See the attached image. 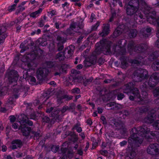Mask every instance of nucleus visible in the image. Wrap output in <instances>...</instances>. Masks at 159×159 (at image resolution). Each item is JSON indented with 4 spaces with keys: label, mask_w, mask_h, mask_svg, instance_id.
I'll return each instance as SVG.
<instances>
[{
    "label": "nucleus",
    "mask_w": 159,
    "mask_h": 159,
    "mask_svg": "<svg viewBox=\"0 0 159 159\" xmlns=\"http://www.w3.org/2000/svg\"><path fill=\"white\" fill-rule=\"evenodd\" d=\"M89 104H90V105L92 106L93 108L94 107V104L92 103H90Z\"/></svg>",
    "instance_id": "nucleus-50"
},
{
    "label": "nucleus",
    "mask_w": 159,
    "mask_h": 159,
    "mask_svg": "<svg viewBox=\"0 0 159 159\" xmlns=\"http://www.w3.org/2000/svg\"><path fill=\"white\" fill-rule=\"evenodd\" d=\"M147 130L145 131V129L144 128H142L140 130L141 132H143V134L142 136L143 137L144 136L146 138H148L147 134H148V132L150 131V130L148 129H147Z\"/></svg>",
    "instance_id": "nucleus-12"
},
{
    "label": "nucleus",
    "mask_w": 159,
    "mask_h": 159,
    "mask_svg": "<svg viewBox=\"0 0 159 159\" xmlns=\"http://www.w3.org/2000/svg\"><path fill=\"white\" fill-rule=\"evenodd\" d=\"M55 12H56L54 11H52L50 12V14L52 16L55 14Z\"/></svg>",
    "instance_id": "nucleus-42"
},
{
    "label": "nucleus",
    "mask_w": 159,
    "mask_h": 159,
    "mask_svg": "<svg viewBox=\"0 0 159 159\" xmlns=\"http://www.w3.org/2000/svg\"><path fill=\"white\" fill-rule=\"evenodd\" d=\"M154 66H152V67L155 70H159V64H156V65H154Z\"/></svg>",
    "instance_id": "nucleus-20"
},
{
    "label": "nucleus",
    "mask_w": 159,
    "mask_h": 159,
    "mask_svg": "<svg viewBox=\"0 0 159 159\" xmlns=\"http://www.w3.org/2000/svg\"><path fill=\"white\" fill-rule=\"evenodd\" d=\"M109 32L110 30H109V25H105L102 31V32L101 33V35L103 36L107 35Z\"/></svg>",
    "instance_id": "nucleus-8"
},
{
    "label": "nucleus",
    "mask_w": 159,
    "mask_h": 159,
    "mask_svg": "<svg viewBox=\"0 0 159 159\" xmlns=\"http://www.w3.org/2000/svg\"><path fill=\"white\" fill-rule=\"evenodd\" d=\"M74 81L75 82H80V81L78 79V78H75V79H74Z\"/></svg>",
    "instance_id": "nucleus-44"
},
{
    "label": "nucleus",
    "mask_w": 159,
    "mask_h": 159,
    "mask_svg": "<svg viewBox=\"0 0 159 159\" xmlns=\"http://www.w3.org/2000/svg\"><path fill=\"white\" fill-rule=\"evenodd\" d=\"M55 25H56V28H57V29L59 27V25H58V24L56 23L55 24Z\"/></svg>",
    "instance_id": "nucleus-58"
},
{
    "label": "nucleus",
    "mask_w": 159,
    "mask_h": 159,
    "mask_svg": "<svg viewBox=\"0 0 159 159\" xmlns=\"http://www.w3.org/2000/svg\"><path fill=\"white\" fill-rule=\"evenodd\" d=\"M45 70V69L40 68L37 71V74L38 75H39L42 76L43 73V71Z\"/></svg>",
    "instance_id": "nucleus-15"
},
{
    "label": "nucleus",
    "mask_w": 159,
    "mask_h": 159,
    "mask_svg": "<svg viewBox=\"0 0 159 159\" xmlns=\"http://www.w3.org/2000/svg\"><path fill=\"white\" fill-rule=\"evenodd\" d=\"M115 105V102H111L110 104H107V106L108 107H111L112 106H114Z\"/></svg>",
    "instance_id": "nucleus-30"
},
{
    "label": "nucleus",
    "mask_w": 159,
    "mask_h": 159,
    "mask_svg": "<svg viewBox=\"0 0 159 159\" xmlns=\"http://www.w3.org/2000/svg\"><path fill=\"white\" fill-rule=\"evenodd\" d=\"M7 159H12V158L10 156H7Z\"/></svg>",
    "instance_id": "nucleus-62"
},
{
    "label": "nucleus",
    "mask_w": 159,
    "mask_h": 159,
    "mask_svg": "<svg viewBox=\"0 0 159 159\" xmlns=\"http://www.w3.org/2000/svg\"><path fill=\"white\" fill-rule=\"evenodd\" d=\"M77 71L75 70H71V73L74 75H76L77 73H78Z\"/></svg>",
    "instance_id": "nucleus-27"
},
{
    "label": "nucleus",
    "mask_w": 159,
    "mask_h": 159,
    "mask_svg": "<svg viewBox=\"0 0 159 159\" xmlns=\"http://www.w3.org/2000/svg\"><path fill=\"white\" fill-rule=\"evenodd\" d=\"M42 11V9L41 8H39L38 11L31 13L30 16L32 17L35 18L39 15Z\"/></svg>",
    "instance_id": "nucleus-10"
},
{
    "label": "nucleus",
    "mask_w": 159,
    "mask_h": 159,
    "mask_svg": "<svg viewBox=\"0 0 159 159\" xmlns=\"http://www.w3.org/2000/svg\"><path fill=\"white\" fill-rule=\"evenodd\" d=\"M154 96H157L159 95V88H157L153 91Z\"/></svg>",
    "instance_id": "nucleus-16"
},
{
    "label": "nucleus",
    "mask_w": 159,
    "mask_h": 159,
    "mask_svg": "<svg viewBox=\"0 0 159 159\" xmlns=\"http://www.w3.org/2000/svg\"><path fill=\"white\" fill-rule=\"evenodd\" d=\"M60 0H54V1H53V2L54 3H57L58 2V1H59Z\"/></svg>",
    "instance_id": "nucleus-55"
},
{
    "label": "nucleus",
    "mask_w": 159,
    "mask_h": 159,
    "mask_svg": "<svg viewBox=\"0 0 159 159\" xmlns=\"http://www.w3.org/2000/svg\"><path fill=\"white\" fill-rule=\"evenodd\" d=\"M78 153L80 155H82L83 154V151H82V150L81 149L78 150Z\"/></svg>",
    "instance_id": "nucleus-36"
},
{
    "label": "nucleus",
    "mask_w": 159,
    "mask_h": 159,
    "mask_svg": "<svg viewBox=\"0 0 159 159\" xmlns=\"http://www.w3.org/2000/svg\"><path fill=\"white\" fill-rule=\"evenodd\" d=\"M137 34V31L136 30H132V32H131L130 35V36L132 37H135Z\"/></svg>",
    "instance_id": "nucleus-17"
},
{
    "label": "nucleus",
    "mask_w": 159,
    "mask_h": 159,
    "mask_svg": "<svg viewBox=\"0 0 159 159\" xmlns=\"http://www.w3.org/2000/svg\"><path fill=\"white\" fill-rule=\"evenodd\" d=\"M12 145L11 146V148L12 149L16 148L17 147H20L21 143L20 140H16L13 141L12 142Z\"/></svg>",
    "instance_id": "nucleus-6"
},
{
    "label": "nucleus",
    "mask_w": 159,
    "mask_h": 159,
    "mask_svg": "<svg viewBox=\"0 0 159 159\" xmlns=\"http://www.w3.org/2000/svg\"><path fill=\"white\" fill-rule=\"evenodd\" d=\"M76 61L75 62V64H77L78 62L77 61V60L78 59V58L77 57L76 58Z\"/></svg>",
    "instance_id": "nucleus-56"
},
{
    "label": "nucleus",
    "mask_w": 159,
    "mask_h": 159,
    "mask_svg": "<svg viewBox=\"0 0 159 159\" xmlns=\"http://www.w3.org/2000/svg\"><path fill=\"white\" fill-rule=\"evenodd\" d=\"M74 129H76L78 132H80L82 131V129L80 127H74Z\"/></svg>",
    "instance_id": "nucleus-24"
},
{
    "label": "nucleus",
    "mask_w": 159,
    "mask_h": 159,
    "mask_svg": "<svg viewBox=\"0 0 159 159\" xmlns=\"http://www.w3.org/2000/svg\"><path fill=\"white\" fill-rule=\"evenodd\" d=\"M121 31L119 30V28H117L115 30L114 33V35L115 37H117L121 33Z\"/></svg>",
    "instance_id": "nucleus-14"
},
{
    "label": "nucleus",
    "mask_w": 159,
    "mask_h": 159,
    "mask_svg": "<svg viewBox=\"0 0 159 159\" xmlns=\"http://www.w3.org/2000/svg\"><path fill=\"white\" fill-rule=\"evenodd\" d=\"M7 150V147L5 146H3L2 147V151L4 152L6 151Z\"/></svg>",
    "instance_id": "nucleus-29"
},
{
    "label": "nucleus",
    "mask_w": 159,
    "mask_h": 159,
    "mask_svg": "<svg viewBox=\"0 0 159 159\" xmlns=\"http://www.w3.org/2000/svg\"><path fill=\"white\" fill-rule=\"evenodd\" d=\"M67 4V2H65L64 4H62V7H64L66 6Z\"/></svg>",
    "instance_id": "nucleus-49"
},
{
    "label": "nucleus",
    "mask_w": 159,
    "mask_h": 159,
    "mask_svg": "<svg viewBox=\"0 0 159 159\" xmlns=\"http://www.w3.org/2000/svg\"><path fill=\"white\" fill-rule=\"evenodd\" d=\"M137 73H140V74L136 75L137 77L141 78H145L147 77V75H148L147 71L144 69H142L141 70H138L137 71Z\"/></svg>",
    "instance_id": "nucleus-5"
},
{
    "label": "nucleus",
    "mask_w": 159,
    "mask_h": 159,
    "mask_svg": "<svg viewBox=\"0 0 159 159\" xmlns=\"http://www.w3.org/2000/svg\"><path fill=\"white\" fill-rule=\"evenodd\" d=\"M156 44L157 47H159V40L156 42Z\"/></svg>",
    "instance_id": "nucleus-43"
},
{
    "label": "nucleus",
    "mask_w": 159,
    "mask_h": 159,
    "mask_svg": "<svg viewBox=\"0 0 159 159\" xmlns=\"http://www.w3.org/2000/svg\"><path fill=\"white\" fill-rule=\"evenodd\" d=\"M85 63L86 64V66H91V64L89 62L87 61H86L85 62Z\"/></svg>",
    "instance_id": "nucleus-33"
},
{
    "label": "nucleus",
    "mask_w": 159,
    "mask_h": 159,
    "mask_svg": "<svg viewBox=\"0 0 159 159\" xmlns=\"http://www.w3.org/2000/svg\"><path fill=\"white\" fill-rule=\"evenodd\" d=\"M153 126L155 127L156 129H159V121L156 122L153 125Z\"/></svg>",
    "instance_id": "nucleus-18"
},
{
    "label": "nucleus",
    "mask_w": 159,
    "mask_h": 159,
    "mask_svg": "<svg viewBox=\"0 0 159 159\" xmlns=\"http://www.w3.org/2000/svg\"><path fill=\"white\" fill-rule=\"evenodd\" d=\"M63 34H62L57 37V41L58 42V44H61L65 42L66 38V37L63 36Z\"/></svg>",
    "instance_id": "nucleus-7"
},
{
    "label": "nucleus",
    "mask_w": 159,
    "mask_h": 159,
    "mask_svg": "<svg viewBox=\"0 0 159 159\" xmlns=\"http://www.w3.org/2000/svg\"><path fill=\"white\" fill-rule=\"evenodd\" d=\"M30 56V54L28 55V56H24L22 58V61L25 63L26 65H27V66L28 67L30 66V64L28 62L30 61V59L28 58L29 56Z\"/></svg>",
    "instance_id": "nucleus-11"
},
{
    "label": "nucleus",
    "mask_w": 159,
    "mask_h": 159,
    "mask_svg": "<svg viewBox=\"0 0 159 159\" xmlns=\"http://www.w3.org/2000/svg\"><path fill=\"white\" fill-rule=\"evenodd\" d=\"M4 39H1V40H0V43H3L4 42Z\"/></svg>",
    "instance_id": "nucleus-63"
},
{
    "label": "nucleus",
    "mask_w": 159,
    "mask_h": 159,
    "mask_svg": "<svg viewBox=\"0 0 159 159\" xmlns=\"http://www.w3.org/2000/svg\"><path fill=\"white\" fill-rule=\"evenodd\" d=\"M18 124L17 123H15L12 125V127L15 129H17L18 126Z\"/></svg>",
    "instance_id": "nucleus-23"
},
{
    "label": "nucleus",
    "mask_w": 159,
    "mask_h": 159,
    "mask_svg": "<svg viewBox=\"0 0 159 159\" xmlns=\"http://www.w3.org/2000/svg\"><path fill=\"white\" fill-rule=\"evenodd\" d=\"M94 16V15L93 13H92L91 14V17L90 18L91 22H92L93 21V19Z\"/></svg>",
    "instance_id": "nucleus-39"
},
{
    "label": "nucleus",
    "mask_w": 159,
    "mask_h": 159,
    "mask_svg": "<svg viewBox=\"0 0 159 159\" xmlns=\"http://www.w3.org/2000/svg\"><path fill=\"white\" fill-rule=\"evenodd\" d=\"M52 110V109H48L47 110V112H48V113H50V111Z\"/></svg>",
    "instance_id": "nucleus-57"
},
{
    "label": "nucleus",
    "mask_w": 159,
    "mask_h": 159,
    "mask_svg": "<svg viewBox=\"0 0 159 159\" xmlns=\"http://www.w3.org/2000/svg\"><path fill=\"white\" fill-rule=\"evenodd\" d=\"M97 115V113L96 112H94L93 114V116H96Z\"/></svg>",
    "instance_id": "nucleus-47"
},
{
    "label": "nucleus",
    "mask_w": 159,
    "mask_h": 159,
    "mask_svg": "<svg viewBox=\"0 0 159 159\" xmlns=\"http://www.w3.org/2000/svg\"><path fill=\"white\" fill-rule=\"evenodd\" d=\"M139 5V1L138 0H131L128 4L125 5L127 14L130 15L133 14L137 9V7Z\"/></svg>",
    "instance_id": "nucleus-2"
},
{
    "label": "nucleus",
    "mask_w": 159,
    "mask_h": 159,
    "mask_svg": "<svg viewBox=\"0 0 159 159\" xmlns=\"http://www.w3.org/2000/svg\"><path fill=\"white\" fill-rule=\"evenodd\" d=\"M157 35L158 37H159V30L157 32Z\"/></svg>",
    "instance_id": "nucleus-53"
},
{
    "label": "nucleus",
    "mask_w": 159,
    "mask_h": 159,
    "mask_svg": "<svg viewBox=\"0 0 159 159\" xmlns=\"http://www.w3.org/2000/svg\"><path fill=\"white\" fill-rule=\"evenodd\" d=\"M134 90L135 91L134 92V91L132 90V92L133 93V95H134V98L133 96L131 95L129 96V98L131 100H132L134 99L136 97H139V91L138 90V89L137 88H134Z\"/></svg>",
    "instance_id": "nucleus-9"
},
{
    "label": "nucleus",
    "mask_w": 159,
    "mask_h": 159,
    "mask_svg": "<svg viewBox=\"0 0 159 159\" xmlns=\"http://www.w3.org/2000/svg\"><path fill=\"white\" fill-rule=\"evenodd\" d=\"M30 80L31 81L33 82H35L36 81V79L34 77H30Z\"/></svg>",
    "instance_id": "nucleus-37"
},
{
    "label": "nucleus",
    "mask_w": 159,
    "mask_h": 159,
    "mask_svg": "<svg viewBox=\"0 0 159 159\" xmlns=\"http://www.w3.org/2000/svg\"><path fill=\"white\" fill-rule=\"evenodd\" d=\"M135 153L134 152H132L131 154L130 155V156H129L130 158H133V157L135 156Z\"/></svg>",
    "instance_id": "nucleus-31"
},
{
    "label": "nucleus",
    "mask_w": 159,
    "mask_h": 159,
    "mask_svg": "<svg viewBox=\"0 0 159 159\" xmlns=\"http://www.w3.org/2000/svg\"><path fill=\"white\" fill-rule=\"evenodd\" d=\"M21 156V154L20 153H18L16 157H20Z\"/></svg>",
    "instance_id": "nucleus-59"
},
{
    "label": "nucleus",
    "mask_w": 159,
    "mask_h": 159,
    "mask_svg": "<svg viewBox=\"0 0 159 159\" xmlns=\"http://www.w3.org/2000/svg\"><path fill=\"white\" fill-rule=\"evenodd\" d=\"M145 95V96H146L147 94V93L146 92H143L142 93V95Z\"/></svg>",
    "instance_id": "nucleus-51"
},
{
    "label": "nucleus",
    "mask_w": 159,
    "mask_h": 159,
    "mask_svg": "<svg viewBox=\"0 0 159 159\" xmlns=\"http://www.w3.org/2000/svg\"><path fill=\"white\" fill-rule=\"evenodd\" d=\"M10 120L11 122H14L15 120V118L14 116H11L9 117Z\"/></svg>",
    "instance_id": "nucleus-22"
},
{
    "label": "nucleus",
    "mask_w": 159,
    "mask_h": 159,
    "mask_svg": "<svg viewBox=\"0 0 159 159\" xmlns=\"http://www.w3.org/2000/svg\"><path fill=\"white\" fill-rule=\"evenodd\" d=\"M158 145L156 144H151L147 149L148 153L149 154H153L155 152V154L157 155L158 154Z\"/></svg>",
    "instance_id": "nucleus-3"
},
{
    "label": "nucleus",
    "mask_w": 159,
    "mask_h": 159,
    "mask_svg": "<svg viewBox=\"0 0 159 159\" xmlns=\"http://www.w3.org/2000/svg\"><path fill=\"white\" fill-rule=\"evenodd\" d=\"M159 80V74L157 73H155L153 74L149 80V83L152 82V84L154 85V83L156 84V83Z\"/></svg>",
    "instance_id": "nucleus-4"
},
{
    "label": "nucleus",
    "mask_w": 159,
    "mask_h": 159,
    "mask_svg": "<svg viewBox=\"0 0 159 159\" xmlns=\"http://www.w3.org/2000/svg\"><path fill=\"white\" fill-rule=\"evenodd\" d=\"M134 139V140H138V141H139V143H142V141H141V140H140V141H139V140H138V138H137V139Z\"/></svg>",
    "instance_id": "nucleus-54"
},
{
    "label": "nucleus",
    "mask_w": 159,
    "mask_h": 159,
    "mask_svg": "<svg viewBox=\"0 0 159 159\" xmlns=\"http://www.w3.org/2000/svg\"><path fill=\"white\" fill-rule=\"evenodd\" d=\"M147 32H150L151 30V29L150 28H148L147 29Z\"/></svg>",
    "instance_id": "nucleus-46"
},
{
    "label": "nucleus",
    "mask_w": 159,
    "mask_h": 159,
    "mask_svg": "<svg viewBox=\"0 0 159 159\" xmlns=\"http://www.w3.org/2000/svg\"><path fill=\"white\" fill-rule=\"evenodd\" d=\"M54 83H55L54 82V81H52L50 83V84H51V85H52V84H54Z\"/></svg>",
    "instance_id": "nucleus-64"
},
{
    "label": "nucleus",
    "mask_w": 159,
    "mask_h": 159,
    "mask_svg": "<svg viewBox=\"0 0 159 159\" xmlns=\"http://www.w3.org/2000/svg\"><path fill=\"white\" fill-rule=\"evenodd\" d=\"M75 24H72L71 25V26H70L71 29L72 30H74V29L75 28Z\"/></svg>",
    "instance_id": "nucleus-34"
},
{
    "label": "nucleus",
    "mask_w": 159,
    "mask_h": 159,
    "mask_svg": "<svg viewBox=\"0 0 159 159\" xmlns=\"http://www.w3.org/2000/svg\"><path fill=\"white\" fill-rule=\"evenodd\" d=\"M83 66L81 64H79L77 66V68L78 69H80L82 68Z\"/></svg>",
    "instance_id": "nucleus-41"
},
{
    "label": "nucleus",
    "mask_w": 159,
    "mask_h": 159,
    "mask_svg": "<svg viewBox=\"0 0 159 159\" xmlns=\"http://www.w3.org/2000/svg\"><path fill=\"white\" fill-rule=\"evenodd\" d=\"M55 47V46L54 44L53 43H52L51 44H50V49H52L54 48Z\"/></svg>",
    "instance_id": "nucleus-35"
},
{
    "label": "nucleus",
    "mask_w": 159,
    "mask_h": 159,
    "mask_svg": "<svg viewBox=\"0 0 159 159\" xmlns=\"http://www.w3.org/2000/svg\"><path fill=\"white\" fill-rule=\"evenodd\" d=\"M157 25L159 26V19L157 20Z\"/></svg>",
    "instance_id": "nucleus-60"
},
{
    "label": "nucleus",
    "mask_w": 159,
    "mask_h": 159,
    "mask_svg": "<svg viewBox=\"0 0 159 159\" xmlns=\"http://www.w3.org/2000/svg\"><path fill=\"white\" fill-rule=\"evenodd\" d=\"M72 92L73 93H78L80 92V90L78 88H76L73 89L72 90Z\"/></svg>",
    "instance_id": "nucleus-19"
},
{
    "label": "nucleus",
    "mask_w": 159,
    "mask_h": 159,
    "mask_svg": "<svg viewBox=\"0 0 159 159\" xmlns=\"http://www.w3.org/2000/svg\"><path fill=\"white\" fill-rule=\"evenodd\" d=\"M127 143V142L125 141H123L120 143V144L121 146H123L126 145Z\"/></svg>",
    "instance_id": "nucleus-25"
},
{
    "label": "nucleus",
    "mask_w": 159,
    "mask_h": 159,
    "mask_svg": "<svg viewBox=\"0 0 159 159\" xmlns=\"http://www.w3.org/2000/svg\"><path fill=\"white\" fill-rule=\"evenodd\" d=\"M98 113H101L102 112V108L98 107Z\"/></svg>",
    "instance_id": "nucleus-32"
},
{
    "label": "nucleus",
    "mask_w": 159,
    "mask_h": 159,
    "mask_svg": "<svg viewBox=\"0 0 159 159\" xmlns=\"http://www.w3.org/2000/svg\"><path fill=\"white\" fill-rule=\"evenodd\" d=\"M87 122L88 124L90 125H91L92 123V121L91 120L89 119L87 120Z\"/></svg>",
    "instance_id": "nucleus-40"
},
{
    "label": "nucleus",
    "mask_w": 159,
    "mask_h": 159,
    "mask_svg": "<svg viewBox=\"0 0 159 159\" xmlns=\"http://www.w3.org/2000/svg\"><path fill=\"white\" fill-rule=\"evenodd\" d=\"M152 117L151 118H148V121H147V122L148 123H152V120H153V119H152Z\"/></svg>",
    "instance_id": "nucleus-28"
},
{
    "label": "nucleus",
    "mask_w": 159,
    "mask_h": 159,
    "mask_svg": "<svg viewBox=\"0 0 159 159\" xmlns=\"http://www.w3.org/2000/svg\"><path fill=\"white\" fill-rule=\"evenodd\" d=\"M114 1H116V2H118V4L120 6L122 7V2L120 1L119 0H113Z\"/></svg>",
    "instance_id": "nucleus-26"
},
{
    "label": "nucleus",
    "mask_w": 159,
    "mask_h": 159,
    "mask_svg": "<svg viewBox=\"0 0 159 159\" xmlns=\"http://www.w3.org/2000/svg\"><path fill=\"white\" fill-rule=\"evenodd\" d=\"M63 46H61V47L58 48V50H61L63 48Z\"/></svg>",
    "instance_id": "nucleus-52"
},
{
    "label": "nucleus",
    "mask_w": 159,
    "mask_h": 159,
    "mask_svg": "<svg viewBox=\"0 0 159 159\" xmlns=\"http://www.w3.org/2000/svg\"><path fill=\"white\" fill-rule=\"evenodd\" d=\"M157 132H155L154 133H153L152 132H151L150 134L151 135H152L153 136H154L155 134H156Z\"/></svg>",
    "instance_id": "nucleus-45"
},
{
    "label": "nucleus",
    "mask_w": 159,
    "mask_h": 159,
    "mask_svg": "<svg viewBox=\"0 0 159 159\" xmlns=\"http://www.w3.org/2000/svg\"><path fill=\"white\" fill-rule=\"evenodd\" d=\"M57 58H58L59 60H62L65 58L64 53L62 52H59L57 56Z\"/></svg>",
    "instance_id": "nucleus-13"
},
{
    "label": "nucleus",
    "mask_w": 159,
    "mask_h": 159,
    "mask_svg": "<svg viewBox=\"0 0 159 159\" xmlns=\"http://www.w3.org/2000/svg\"><path fill=\"white\" fill-rule=\"evenodd\" d=\"M124 94H123L122 93L119 94L118 95V97H117L118 99L119 100H121L124 97Z\"/></svg>",
    "instance_id": "nucleus-21"
},
{
    "label": "nucleus",
    "mask_w": 159,
    "mask_h": 159,
    "mask_svg": "<svg viewBox=\"0 0 159 159\" xmlns=\"http://www.w3.org/2000/svg\"><path fill=\"white\" fill-rule=\"evenodd\" d=\"M19 123L20 125L19 127V129L21 130L23 134L25 136L29 135L31 129L28 125H32L33 123L32 121L28 120L25 115L22 114L20 116Z\"/></svg>",
    "instance_id": "nucleus-1"
},
{
    "label": "nucleus",
    "mask_w": 159,
    "mask_h": 159,
    "mask_svg": "<svg viewBox=\"0 0 159 159\" xmlns=\"http://www.w3.org/2000/svg\"><path fill=\"white\" fill-rule=\"evenodd\" d=\"M12 98H9V99L8 102L10 104H12L13 103V102H12Z\"/></svg>",
    "instance_id": "nucleus-38"
},
{
    "label": "nucleus",
    "mask_w": 159,
    "mask_h": 159,
    "mask_svg": "<svg viewBox=\"0 0 159 159\" xmlns=\"http://www.w3.org/2000/svg\"><path fill=\"white\" fill-rule=\"evenodd\" d=\"M101 120L103 121H104L105 120V118L104 117V116H102L101 118Z\"/></svg>",
    "instance_id": "nucleus-48"
},
{
    "label": "nucleus",
    "mask_w": 159,
    "mask_h": 159,
    "mask_svg": "<svg viewBox=\"0 0 159 159\" xmlns=\"http://www.w3.org/2000/svg\"><path fill=\"white\" fill-rule=\"evenodd\" d=\"M4 28L3 27H0V34H1L2 33V31L1 30V29H2V28Z\"/></svg>",
    "instance_id": "nucleus-61"
}]
</instances>
